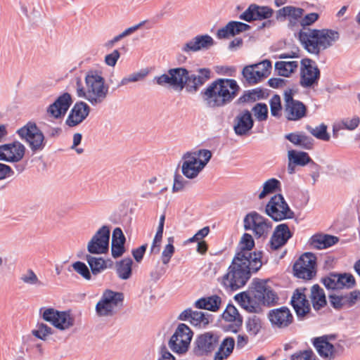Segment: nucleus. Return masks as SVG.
I'll use <instances>...</instances> for the list:
<instances>
[{
    "label": "nucleus",
    "mask_w": 360,
    "mask_h": 360,
    "mask_svg": "<svg viewBox=\"0 0 360 360\" xmlns=\"http://www.w3.org/2000/svg\"><path fill=\"white\" fill-rule=\"evenodd\" d=\"M252 287L248 291L235 295L234 299L238 304L250 313H259L261 305L271 307L278 303L277 294L267 285L266 281L255 278Z\"/></svg>",
    "instance_id": "obj_1"
},
{
    "label": "nucleus",
    "mask_w": 360,
    "mask_h": 360,
    "mask_svg": "<svg viewBox=\"0 0 360 360\" xmlns=\"http://www.w3.org/2000/svg\"><path fill=\"white\" fill-rule=\"evenodd\" d=\"M240 87L236 80L217 78L200 92V96L208 108L217 109L229 105L238 95Z\"/></svg>",
    "instance_id": "obj_2"
},
{
    "label": "nucleus",
    "mask_w": 360,
    "mask_h": 360,
    "mask_svg": "<svg viewBox=\"0 0 360 360\" xmlns=\"http://www.w3.org/2000/svg\"><path fill=\"white\" fill-rule=\"evenodd\" d=\"M259 254L251 262L234 257L226 274L221 278V285L231 291L243 288L250 278L252 274L257 272L263 264V262L259 261Z\"/></svg>",
    "instance_id": "obj_3"
},
{
    "label": "nucleus",
    "mask_w": 360,
    "mask_h": 360,
    "mask_svg": "<svg viewBox=\"0 0 360 360\" xmlns=\"http://www.w3.org/2000/svg\"><path fill=\"white\" fill-rule=\"evenodd\" d=\"M75 82L77 96L85 98L92 105H100L105 100L109 87L105 84V79L101 72L91 70L86 72V88L83 86L80 77H75Z\"/></svg>",
    "instance_id": "obj_4"
},
{
    "label": "nucleus",
    "mask_w": 360,
    "mask_h": 360,
    "mask_svg": "<svg viewBox=\"0 0 360 360\" xmlns=\"http://www.w3.org/2000/svg\"><path fill=\"white\" fill-rule=\"evenodd\" d=\"M339 38V32L331 29H308L298 32V39L303 47L316 56L332 46Z\"/></svg>",
    "instance_id": "obj_5"
},
{
    "label": "nucleus",
    "mask_w": 360,
    "mask_h": 360,
    "mask_svg": "<svg viewBox=\"0 0 360 360\" xmlns=\"http://www.w3.org/2000/svg\"><path fill=\"white\" fill-rule=\"evenodd\" d=\"M124 294L110 289L103 291L100 300L96 305V312L98 316H112L122 309Z\"/></svg>",
    "instance_id": "obj_6"
},
{
    "label": "nucleus",
    "mask_w": 360,
    "mask_h": 360,
    "mask_svg": "<svg viewBox=\"0 0 360 360\" xmlns=\"http://www.w3.org/2000/svg\"><path fill=\"white\" fill-rule=\"evenodd\" d=\"M18 136L29 145L33 153L44 150L46 146L44 135L36 123L29 122L17 131Z\"/></svg>",
    "instance_id": "obj_7"
},
{
    "label": "nucleus",
    "mask_w": 360,
    "mask_h": 360,
    "mask_svg": "<svg viewBox=\"0 0 360 360\" xmlns=\"http://www.w3.org/2000/svg\"><path fill=\"white\" fill-rule=\"evenodd\" d=\"M265 212L275 221L295 217V212L281 194H276L271 198L265 207Z\"/></svg>",
    "instance_id": "obj_8"
},
{
    "label": "nucleus",
    "mask_w": 360,
    "mask_h": 360,
    "mask_svg": "<svg viewBox=\"0 0 360 360\" xmlns=\"http://www.w3.org/2000/svg\"><path fill=\"white\" fill-rule=\"evenodd\" d=\"M243 224L244 229L252 231L256 238H266L272 228V223L255 211L245 216Z\"/></svg>",
    "instance_id": "obj_9"
},
{
    "label": "nucleus",
    "mask_w": 360,
    "mask_h": 360,
    "mask_svg": "<svg viewBox=\"0 0 360 360\" xmlns=\"http://www.w3.org/2000/svg\"><path fill=\"white\" fill-rule=\"evenodd\" d=\"M39 314L42 319L55 328L65 330L75 324V319L68 311H58L54 308L41 307Z\"/></svg>",
    "instance_id": "obj_10"
},
{
    "label": "nucleus",
    "mask_w": 360,
    "mask_h": 360,
    "mask_svg": "<svg viewBox=\"0 0 360 360\" xmlns=\"http://www.w3.org/2000/svg\"><path fill=\"white\" fill-rule=\"evenodd\" d=\"M294 276L304 280H311L316 274V256L311 252H304L293 265Z\"/></svg>",
    "instance_id": "obj_11"
},
{
    "label": "nucleus",
    "mask_w": 360,
    "mask_h": 360,
    "mask_svg": "<svg viewBox=\"0 0 360 360\" xmlns=\"http://www.w3.org/2000/svg\"><path fill=\"white\" fill-rule=\"evenodd\" d=\"M193 333L185 323H179L170 338L168 345L169 348L175 353H186L191 344Z\"/></svg>",
    "instance_id": "obj_12"
},
{
    "label": "nucleus",
    "mask_w": 360,
    "mask_h": 360,
    "mask_svg": "<svg viewBox=\"0 0 360 360\" xmlns=\"http://www.w3.org/2000/svg\"><path fill=\"white\" fill-rule=\"evenodd\" d=\"M292 89L286 90L284 93V114L288 121H297L307 115V108L300 101L293 98Z\"/></svg>",
    "instance_id": "obj_13"
},
{
    "label": "nucleus",
    "mask_w": 360,
    "mask_h": 360,
    "mask_svg": "<svg viewBox=\"0 0 360 360\" xmlns=\"http://www.w3.org/2000/svg\"><path fill=\"white\" fill-rule=\"evenodd\" d=\"M326 338H314L312 344L319 355L324 360H334L341 356L345 347L340 343L335 345L326 342Z\"/></svg>",
    "instance_id": "obj_14"
},
{
    "label": "nucleus",
    "mask_w": 360,
    "mask_h": 360,
    "mask_svg": "<svg viewBox=\"0 0 360 360\" xmlns=\"http://www.w3.org/2000/svg\"><path fill=\"white\" fill-rule=\"evenodd\" d=\"M320 75V70L315 61L310 58L301 60L300 84L302 87L309 88L318 84Z\"/></svg>",
    "instance_id": "obj_15"
},
{
    "label": "nucleus",
    "mask_w": 360,
    "mask_h": 360,
    "mask_svg": "<svg viewBox=\"0 0 360 360\" xmlns=\"http://www.w3.org/2000/svg\"><path fill=\"white\" fill-rule=\"evenodd\" d=\"M110 229L103 225L91 238L87 245V250L91 254H104L108 251Z\"/></svg>",
    "instance_id": "obj_16"
},
{
    "label": "nucleus",
    "mask_w": 360,
    "mask_h": 360,
    "mask_svg": "<svg viewBox=\"0 0 360 360\" xmlns=\"http://www.w3.org/2000/svg\"><path fill=\"white\" fill-rule=\"evenodd\" d=\"M219 335L214 332H205L198 335L195 341L194 352L198 356L207 355L219 346Z\"/></svg>",
    "instance_id": "obj_17"
},
{
    "label": "nucleus",
    "mask_w": 360,
    "mask_h": 360,
    "mask_svg": "<svg viewBox=\"0 0 360 360\" xmlns=\"http://www.w3.org/2000/svg\"><path fill=\"white\" fill-rule=\"evenodd\" d=\"M210 77L211 70L209 68H199L197 70V74L188 70L184 80V88L188 93H196Z\"/></svg>",
    "instance_id": "obj_18"
},
{
    "label": "nucleus",
    "mask_w": 360,
    "mask_h": 360,
    "mask_svg": "<svg viewBox=\"0 0 360 360\" xmlns=\"http://www.w3.org/2000/svg\"><path fill=\"white\" fill-rule=\"evenodd\" d=\"M267 317L274 328L284 329L294 321V317L290 309L285 306L271 309Z\"/></svg>",
    "instance_id": "obj_19"
},
{
    "label": "nucleus",
    "mask_w": 360,
    "mask_h": 360,
    "mask_svg": "<svg viewBox=\"0 0 360 360\" xmlns=\"http://www.w3.org/2000/svg\"><path fill=\"white\" fill-rule=\"evenodd\" d=\"M305 288H297L291 297L290 304L295 310L297 319L303 320L311 311V306L304 293Z\"/></svg>",
    "instance_id": "obj_20"
},
{
    "label": "nucleus",
    "mask_w": 360,
    "mask_h": 360,
    "mask_svg": "<svg viewBox=\"0 0 360 360\" xmlns=\"http://www.w3.org/2000/svg\"><path fill=\"white\" fill-rule=\"evenodd\" d=\"M255 247V241L252 236L248 233H243L242 236L239 244L237 248V252L234 257H238L240 259H244L246 262H251V259L255 257H257L256 255L259 254V261L262 262V251H250Z\"/></svg>",
    "instance_id": "obj_21"
},
{
    "label": "nucleus",
    "mask_w": 360,
    "mask_h": 360,
    "mask_svg": "<svg viewBox=\"0 0 360 360\" xmlns=\"http://www.w3.org/2000/svg\"><path fill=\"white\" fill-rule=\"evenodd\" d=\"M72 103L71 95L68 92H65L48 106L46 113L50 117L60 119L65 115Z\"/></svg>",
    "instance_id": "obj_22"
},
{
    "label": "nucleus",
    "mask_w": 360,
    "mask_h": 360,
    "mask_svg": "<svg viewBox=\"0 0 360 360\" xmlns=\"http://www.w3.org/2000/svg\"><path fill=\"white\" fill-rule=\"evenodd\" d=\"M274 14V10L269 6L250 4L248 8L239 15L240 20L250 22L255 20L269 19Z\"/></svg>",
    "instance_id": "obj_23"
},
{
    "label": "nucleus",
    "mask_w": 360,
    "mask_h": 360,
    "mask_svg": "<svg viewBox=\"0 0 360 360\" xmlns=\"http://www.w3.org/2000/svg\"><path fill=\"white\" fill-rule=\"evenodd\" d=\"M293 236L287 224L277 225L268 243L271 250H277L284 246Z\"/></svg>",
    "instance_id": "obj_24"
},
{
    "label": "nucleus",
    "mask_w": 360,
    "mask_h": 360,
    "mask_svg": "<svg viewBox=\"0 0 360 360\" xmlns=\"http://www.w3.org/2000/svg\"><path fill=\"white\" fill-rule=\"evenodd\" d=\"M304 10L293 6H287L278 10L276 13L277 20L288 19V27L294 29L298 27Z\"/></svg>",
    "instance_id": "obj_25"
},
{
    "label": "nucleus",
    "mask_w": 360,
    "mask_h": 360,
    "mask_svg": "<svg viewBox=\"0 0 360 360\" xmlns=\"http://www.w3.org/2000/svg\"><path fill=\"white\" fill-rule=\"evenodd\" d=\"M90 107L84 101L77 102L71 109L65 124L70 127H75L82 123L89 115Z\"/></svg>",
    "instance_id": "obj_26"
},
{
    "label": "nucleus",
    "mask_w": 360,
    "mask_h": 360,
    "mask_svg": "<svg viewBox=\"0 0 360 360\" xmlns=\"http://www.w3.org/2000/svg\"><path fill=\"white\" fill-rule=\"evenodd\" d=\"M214 44V39L208 34L197 35L187 41L181 48L184 53L197 52L201 49H207Z\"/></svg>",
    "instance_id": "obj_27"
},
{
    "label": "nucleus",
    "mask_w": 360,
    "mask_h": 360,
    "mask_svg": "<svg viewBox=\"0 0 360 360\" xmlns=\"http://www.w3.org/2000/svg\"><path fill=\"white\" fill-rule=\"evenodd\" d=\"M182 159L184 160L181 167L182 174L188 179L195 178L202 169L198 164L196 157L192 155V152H186Z\"/></svg>",
    "instance_id": "obj_28"
},
{
    "label": "nucleus",
    "mask_w": 360,
    "mask_h": 360,
    "mask_svg": "<svg viewBox=\"0 0 360 360\" xmlns=\"http://www.w3.org/2000/svg\"><path fill=\"white\" fill-rule=\"evenodd\" d=\"M250 26L246 23L240 21H230L224 27L218 30L217 37L218 39H226L229 37H233L243 32L249 30Z\"/></svg>",
    "instance_id": "obj_29"
},
{
    "label": "nucleus",
    "mask_w": 360,
    "mask_h": 360,
    "mask_svg": "<svg viewBox=\"0 0 360 360\" xmlns=\"http://www.w3.org/2000/svg\"><path fill=\"white\" fill-rule=\"evenodd\" d=\"M234 131L237 135L246 134L254 125L252 115L248 110H243L235 118Z\"/></svg>",
    "instance_id": "obj_30"
},
{
    "label": "nucleus",
    "mask_w": 360,
    "mask_h": 360,
    "mask_svg": "<svg viewBox=\"0 0 360 360\" xmlns=\"http://www.w3.org/2000/svg\"><path fill=\"white\" fill-rule=\"evenodd\" d=\"M224 320L228 322H233L229 325V330L236 333L239 331L243 325V317L239 314L238 309L231 304H229L222 314Z\"/></svg>",
    "instance_id": "obj_31"
},
{
    "label": "nucleus",
    "mask_w": 360,
    "mask_h": 360,
    "mask_svg": "<svg viewBox=\"0 0 360 360\" xmlns=\"http://www.w3.org/2000/svg\"><path fill=\"white\" fill-rule=\"evenodd\" d=\"M338 241L339 238L337 236L324 233H316L310 238L309 244L312 248L322 250L333 246L338 243Z\"/></svg>",
    "instance_id": "obj_32"
},
{
    "label": "nucleus",
    "mask_w": 360,
    "mask_h": 360,
    "mask_svg": "<svg viewBox=\"0 0 360 360\" xmlns=\"http://www.w3.org/2000/svg\"><path fill=\"white\" fill-rule=\"evenodd\" d=\"M285 138L292 144L304 150H311L314 147V140L304 132L290 133Z\"/></svg>",
    "instance_id": "obj_33"
},
{
    "label": "nucleus",
    "mask_w": 360,
    "mask_h": 360,
    "mask_svg": "<svg viewBox=\"0 0 360 360\" xmlns=\"http://www.w3.org/2000/svg\"><path fill=\"white\" fill-rule=\"evenodd\" d=\"M254 68H257L256 65H249L243 68L242 70V82L245 86L256 84L265 78V75L263 73L260 74Z\"/></svg>",
    "instance_id": "obj_34"
},
{
    "label": "nucleus",
    "mask_w": 360,
    "mask_h": 360,
    "mask_svg": "<svg viewBox=\"0 0 360 360\" xmlns=\"http://www.w3.org/2000/svg\"><path fill=\"white\" fill-rule=\"evenodd\" d=\"M310 299L315 311H319L326 306L327 300L325 292L319 284H314L311 288Z\"/></svg>",
    "instance_id": "obj_35"
},
{
    "label": "nucleus",
    "mask_w": 360,
    "mask_h": 360,
    "mask_svg": "<svg viewBox=\"0 0 360 360\" xmlns=\"http://www.w3.org/2000/svg\"><path fill=\"white\" fill-rule=\"evenodd\" d=\"M266 90L256 88L252 90L245 91L235 102L236 105H241L246 103L255 102L257 100L264 98L268 96Z\"/></svg>",
    "instance_id": "obj_36"
},
{
    "label": "nucleus",
    "mask_w": 360,
    "mask_h": 360,
    "mask_svg": "<svg viewBox=\"0 0 360 360\" xmlns=\"http://www.w3.org/2000/svg\"><path fill=\"white\" fill-rule=\"evenodd\" d=\"M85 260L87 262L94 275L100 274L102 271L111 266L112 262L110 259L105 260L102 257H95L90 255H86Z\"/></svg>",
    "instance_id": "obj_37"
},
{
    "label": "nucleus",
    "mask_w": 360,
    "mask_h": 360,
    "mask_svg": "<svg viewBox=\"0 0 360 360\" xmlns=\"http://www.w3.org/2000/svg\"><path fill=\"white\" fill-rule=\"evenodd\" d=\"M235 345V340L232 337H226L219 345L218 351L215 353L214 360H224L233 352Z\"/></svg>",
    "instance_id": "obj_38"
},
{
    "label": "nucleus",
    "mask_w": 360,
    "mask_h": 360,
    "mask_svg": "<svg viewBox=\"0 0 360 360\" xmlns=\"http://www.w3.org/2000/svg\"><path fill=\"white\" fill-rule=\"evenodd\" d=\"M298 68L297 61H277L275 63V69L278 70V75L288 77Z\"/></svg>",
    "instance_id": "obj_39"
},
{
    "label": "nucleus",
    "mask_w": 360,
    "mask_h": 360,
    "mask_svg": "<svg viewBox=\"0 0 360 360\" xmlns=\"http://www.w3.org/2000/svg\"><path fill=\"white\" fill-rule=\"evenodd\" d=\"M289 162H292L295 165L305 166L311 161L309 154L304 151H297L295 150H289L288 153Z\"/></svg>",
    "instance_id": "obj_40"
},
{
    "label": "nucleus",
    "mask_w": 360,
    "mask_h": 360,
    "mask_svg": "<svg viewBox=\"0 0 360 360\" xmlns=\"http://www.w3.org/2000/svg\"><path fill=\"white\" fill-rule=\"evenodd\" d=\"M168 73L172 75L175 79L174 81V88H179L181 90L184 88V80L186 75L188 74V70L185 68H171L168 70Z\"/></svg>",
    "instance_id": "obj_41"
},
{
    "label": "nucleus",
    "mask_w": 360,
    "mask_h": 360,
    "mask_svg": "<svg viewBox=\"0 0 360 360\" xmlns=\"http://www.w3.org/2000/svg\"><path fill=\"white\" fill-rule=\"evenodd\" d=\"M133 261L130 257L124 258L117 263V274L118 276L127 280L131 276Z\"/></svg>",
    "instance_id": "obj_42"
},
{
    "label": "nucleus",
    "mask_w": 360,
    "mask_h": 360,
    "mask_svg": "<svg viewBox=\"0 0 360 360\" xmlns=\"http://www.w3.org/2000/svg\"><path fill=\"white\" fill-rule=\"evenodd\" d=\"M281 191V183L275 178H271L265 181L263 184V190L259 194V198L263 199L268 194Z\"/></svg>",
    "instance_id": "obj_43"
},
{
    "label": "nucleus",
    "mask_w": 360,
    "mask_h": 360,
    "mask_svg": "<svg viewBox=\"0 0 360 360\" xmlns=\"http://www.w3.org/2000/svg\"><path fill=\"white\" fill-rule=\"evenodd\" d=\"M306 129L314 137L318 139L328 141L330 139V136L327 132V126L322 123L320 125L316 127L315 128L312 127L310 125L306 126Z\"/></svg>",
    "instance_id": "obj_44"
},
{
    "label": "nucleus",
    "mask_w": 360,
    "mask_h": 360,
    "mask_svg": "<svg viewBox=\"0 0 360 360\" xmlns=\"http://www.w3.org/2000/svg\"><path fill=\"white\" fill-rule=\"evenodd\" d=\"M212 319L213 316L212 314L202 311H193L192 317L191 320H190V322L194 326H201V324H202L204 326H205L210 322L212 321Z\"/></svg>",
    "instance_id": "obj_45"
},
{
    "label": "nucleus",
    "mask_w": 360,
    "mask_h": 360,
    "mask_svg": "<svg viewBox=\"0 0 360 360\" xmlns=\"http://www.w3.org/2000/svg\"><path fill=\"white\" fill-rule=\"evenodd\" d=\"M6 144L10 145V146L11 147L10 150H6L7 157L18 155V160L15 161L14 162H20L23 158L25 154L26 148L25 146L18 141H15L12 143Z\"/></svg>",
    "instance_id": "obj_46"
},
{
    "label": "nucleus",
    "mask_w": 360,
    "mask_h": 360,
    "mask_svg": "<svg viewBox=\"0 0 360 360\" xmlns=\"http://www.w3.org/2000/svg\"><path fill=\"white\" fill-rule=\"evenodd\" d=\"M339 274L331 272L328 276L321 278V283L328 290H338L339 286Z\"/></svg>",
    "instance_id": "obj_47"
},
{
    "label": "nucleus",
    "mask_w": 360,
    "mask_h": 360,
    "mask_svg": "<svg viewBox=\"0 0 360 360\" xmlns=\"http://www.w3.org/2000/svg\"><path fill=\"white\" fill-rule=\"evenodd\" d=\"M262 328V321L259 317L252 315L246 321L247 331L252 335H256Z\"/></svg>",
    "instance_id": "obj_48"
},
{
    "label": "nucleus",
    "mask_w": 360,
    "mask_h": 360,
    "mask_svg": "<svg viewBox=\"0 0 360 360\" xmlns=\"http://www.w3.org/2000/svg\"><path fill=\"white\" fill-rule=\"evenodd\" d=\"M53 329L44 323H37L36 329L32 330V334L37 338L46 340L49 335L53 334Z\"/></svg>",
    "instance_id": "obj_49"
},
{
    "label": "nucleus",
    "mask_w": 360,
    "mask_h": 360,
    "mask_svg": "<svg viewBox=\"0 0 360 360\" xmlns=\"http://www.w3.org/2000/svg\"><path fill=\"white\" fill-rule=\"evenodd\" d=\"M270 111L273 117L279 119L282 116V105L281 97L278 94H274L269 100Z\"/></svg>",
    "instance_id": "obj_50"
},
{
    "label": "nucleus",
    "mask_w": 360,
    "mask_h": 360,
    "mask_svg": "<svg viewBox=\"0 0 360 360\" xmlns=\"http://www.w3.org/2000/svg\"><path fill=\"white\" fill-rule=\"evenodd\" d=\"M252 111L254 112L256 119L259 121H266L268 118V107L266 103H258L253 108Z\"/></svg>",
    "instance_id": "obj_51"
},
{
    "label": "nucleus",
    "mask_w": 360,
    "mask_h": 360,
    "mask_svg": "<svg viewBox=\"0 0 360 360\" xmlns=\"http://www.w3.org/2000/svg\"><path fill=\"white\" fill-rule=\"evenodd\" d=\"M340 289H350L356 285V281L352 274L348 273L339 274Z\"/></svg>",
    "instance_id": "obj_52"
},
{
    "label": "nucleus",
    "mask_w": 360,
    "mask_h": 360,
    "mask_svg": "<svg viewBox=\"0 0 360 360\" xmlns=\"http://www.w3.org/2000/svg\"><path fill=\"white\" fill-rule=\"evenodd\" d=\"M192 155L196 157V159H198V164L202 169L205 167V165L212 158L211 151L207 149H200L197 152H193Z\"/></svg>",
    "instance_id": "obj_53"
},
{
    "label": "nucleus",
    "mask_w": 360,
    "mask_h": 360,
    "mask_svg": "<svg viewBox=\"0 0 360 360\" xmlns=\"http://www.w3.org/2000/svg\"><path fill=\"white\" fill-rule=\"evenodd\" d=\"M316 356L311 349L298 351L290 356V360H316Z\"/></svg>",
    "instance_id": "obj_54"
},
{
    "label": "nucleus",
    "mask_w": 360,
    "mask_h": 360,
    "mask_svg": "<svg viewBox=\"0 0 360 360\" xmlns=\"http://www.w3.org/2000/svg\"><path fill=\"white\" fill-rule=\"evenodd\" d=\"M74 270L84 278L90 280L91 274L88 266L82 262L77 261L72 264Z\"/></svg>",
    "instance_id": "obj_55"
},
{
    "label": "nucleus",
    "mask_w": 360,
    "mask_h": 360,
    "mask_svg": "<svg viewBox=\"0 0 360 360\" xmlns=\"http://www.w3.org/2000/svg\"><path fill=\"white\" fill-rule=\"evenodd\" d=\"M20 279L27 284L43 285V283L38 279L32 269H28L26 274L21 276Z\"/></svg>",
    "instance_id": "obj_56"
},
{
    "label": "nucleus",
    "mask_w": 360,
    "mask_h": 360,
    "mask_svg": "<svg viewBox=\"0 0 360 360\" xmlns=\"http://www.w3.org/2000/svg\"><path fill=\"white\" fill-rule=\"evenodd\" d=\"M319 18V15L317 13H311L307 14L304 17H302L300 25L302 27L300 30H307V26H309L314 23Z\"/></svg>",
    "instance_id": "obj_57"
},
{
    "label": "nucleus",
    "mask_w": 360,
    "mask_h": 360,
    "mask_svg": "<svg viewBox=\"0 0 360 360\" xmlns=\"http://www.w3.org/2000/svg\"><path fill=\"white\" fill-rule=\"evenodd\" d=\"M163 235V230L158 229L154 237L152 245L150 247V253L157 255L160 252V245Z\"/></svg>",
    "instance_id": "obj_58"
},
{
    "label": "nucleus",
    "mask_w": 360,
    "mask_h": 360,
    "mask_svg": "<svg viewBox=\"0 0 360 360\" xmlns=\"http://www.w3.org/2000/svg\"><path fill=\"white\" fill-rule=\"evenodd\" d=\"M331 306L337 310H340L344 305H346L344 295H336L331 294L328 295Z\"/></svg>",
    "instance_id": "obj_59"
},
{
    "label": "nucleus",
    "mask_w": 360,
    "mask_h": 360,
    "mask_svg": "<svg viewBox=\"0 0 360 360\" xmlns=\"http://www.w3.org/2000/svg\"><path fill=\"white\" fill-rule=\"evenodd\" d=\"M254 65H256L257 66V68H254V69L258 70L260 74L263 73L265 75V78L269 77V75L271 74L272 66L270 60H264L260 63H255Z\"/></svg>",
    "instance_id": "obj_60"
},
{
    "label": "nucleus",
    "mask_w": 360,
    "mask_h": 360,
    "mask_svg": "<svg viewBox=\"0 0 360 360\" xmlns=\"http://www.w3.org/2000/svg\"><path fill=\"white\" fill-rule=\"evenodd\" d=\"M11 148L10 145L7 144H3L0 145V161H5L7 162H14L15 161L18 160V155H12L11 157H7L6 150H8Z\"/></svg>",
    "instance_id": "obj_61"
},
{
    "label": "nucleus",
    "mask_w": 360,
    "mask_h": 360,
    "mask_svg": "<svg viewBox=\"0 0 360 360\" xmlns=\"http://www.w3.org/2000/svg\"><path fill=\"white\" fill-rule=\"evenodd\" d=\"M174 252H175V248L173 245L167 244L165 247V248L162 252V256H161V259L164 264L166 265L169 262Z\"/></svg>",
    "instance_id": "obj_62"
},
{
    "label": "nucleus",
    "mask_w": 360,
    "mask_h": 360,
    "mask_svg": "<svg viewBox=\"0 0 360 360\" xmlns=\"http://www.w3.org/2000/svg\"><path fill=\"white\" fill-rule=\"evenodd\" d=\"M188 184L187 180H185L182 176L178 173H175L174 185L172 187L173 192H178L181 191L184 186Z\"/></svg>",
    "instance_id": "obj_63"
},
{
    "label": "nucleus",
    "mask_w": 360,
    "mask_h": 360,
    "mask_svg": "<svg viewBox=\"0 0 360 360\" xmlns=\"http://www.w3.org/2000/svg\"><path fill=\"white\" fill-rule=\"evenodd\" d=\"M125 252L124 243H111V254L114 258L121 257Z\"/></svg>",
    "instance_id": "obj_64"
}]
</instances>
